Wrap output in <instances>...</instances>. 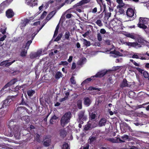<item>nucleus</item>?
Segmentation results:
<instances>
[{"mask_svg": "<svg viewBox=\"0 0 149 149\" xmlns=\"http://www.w3.org/2000/svg\"><path fill=\"white\" fill-rule=\"evenodd\" d=\"M141 113H138L137 114V116L139 117H143L145 118H148V116L145 114L143 113V112H141Z\"/></svg>", "mask_w": 149, "mask_h": 149, "instance_id": "obj_36", "label": "nucleus"}, {"mask_svg": "<svg viewBox=\"0 0 149 149\" xmlns=\"http://www.w3.org/2000/svg\"><path fill=\"white\" fill-rule=\"evenodd\" d=\"M56 12L57 11L56 10H55L50 12L49 14V15L51 16V17H52L55 14Z\"/></svg>", "mask_w": 149, "mask_h": 149, "instance_id": "obj_41", "label": "nucleus"}, {"mask_svg": "<svg viewBox=\"0 0 149 149\" xmlns=\"http://www.w3.org/2000/svg\"><path fill=\"white\" fill-rule=\"evenodd\" d=\"M39 30L37 31L36 32H35L34 33L32 34L31 36L30 35H28L27 36V40H29L30 38H31L30 40H28L26 42V45H31V44L32 42V41L33 40L35 36L37 34V33L39 32Z\"/></svg>", "mask_w": 149, "mask_h": 149, "instance_id": "obj_8", "label": "nucleus"}, {"mask_svg": "<svg viewBox=\"0 0 149 149\" xmlns=\"http://www.w3.org/2000/svg\"><path fill=\"white\" fill-rule=\"evenodd\" d=\"M105 108L106 110H107V112H112L114 107L110 103L106 106Z\"/></svg>", "mask_w": 149, "mask_h": 149, "instance_id": "obj_18", "label": "nucleus"}, {"mask_svg": "<svg viewBox=\"0 0 149 149\" xmlns=\"http://www.w3.org/2000/svg\"><path fill=\"white\" fill-rule=\"evenodd\" d=\"M10 86V85L9 84V83L8 82V83L6 84L5 86L3 87V88L1 89V91H3L5 88H8V87Z\"/></svg>", "mask_w": 149, "mask_h": 149, "instance_id": "obj_55", "label": "nucleus"}, {"mask_svg": "<svg viewBox=\"0 0 149 149\" xmlns=\"http://www.w3.org/2000/svg\"><path fill=\"white\" fill-rule=\"evenodd\" d=\"M15 122L13 120H11L9 122V127L10 128L11 132L13 133L15 137L19 136L20 132L19 131L20 127L19 125L14 124Z\"/></svg>", "mask_w": 149, "mask_h": 149, "instance_id": "obj_1", "label": "nucleus"}, {"mask_svg": "<svg viewBox=\"0 0 149 149\" xmlns=\"http://www.w3.org/2000/svg\"><path fill=\"white\" fill-rule=\"evenodd\" d=\"M59 134L60 137H61V138H64L66 136L67 134V133L65 130L63 129L61 130H60Z\"/></svg>", "mask_w": 149, "mask_h": 149, "instance_id": "obj_20", "label": "nucleus"}, {"mask_svg": "<svg viewBox=\"0 0 149 149\" xmlns=\"http://www.w3.org/2000/svg\"><path fill=\"white\" fill-rule=\"evenodd\" d=\"M25 3L31 7L37 5L38 3L35 0H25Z\"/></svg>", "mask_w": 149, "mask_h": 149, "instance_id": "obj_11", "label": "nucleus"}, {"mask_svg": "<svg viewBox=\"0 0 149 149\" xmlns=\"http://www.w3.org/2000/svg\"><path fill=\"white\" fill-rule=\"evenodd\" d=\"M106 30L104 29H102L100 30V33L102 34H104L106 33Z\"/></svg>", "mask_w": 149, "mask_h": 149, "instance_id": "obj_62", "label": "nucleus"}, {"mask_svg": "<svg viewBox=\"0 0 149 149\" xmlns=\"http://www.w3.org/2000/svg\"><path fill=\"white\" fill-rule=\"evenodd\" d=\"M27 93L29 97H31L35 93V91L32 89H31L27 91Z\"/></svg>", "mask_w": 149, "mask_h": 149, "instance_id": "obj_25", "label": "nucleus"}, {"mask_svg": "<svg viewBox=\"0 0 149 149\" xmlns=\"http://www.w3.org/2000/svg\"><path fill=\"white\" fill-rule=\"evenodd\" d=\"M78 119L81 124L84 123V121H86L87 118V116L84 114V112H80L78 114Z\"/></svg>", "mask_w": 149, "mask_h": 149, "instance_id": "obj_6", "label": "nucleus"}, {"mask_svg": "<svg viewBox=\"0 0 149 149\" xmlns=\"http://www.w3.org/2000/svg\"><path fill=\"white\" fill-rule=\"evenodd\" d=\"M62 76L63 75L59 71H58L55 74V78L56 79L58 80L61 77H62Z\"/></svg>", "mask_w": 149, "mask_h": 149, "instance_id": "obj_27", "label": "nucleus"}, {"mask_svg": "<svg viewBox=\"0 0 149 149\" xmlns=\"http://www.w3.org/2000/svg\"><path fill=\"white\" fill-rule=\"evenodd\" d=\"M71 83L72 84H76V81L74 79V77L73 76H72L70 79Z\"/></svg>", "mask_w": 149, "mask_h": 149, "instance_id": "obj_43", "label": "nucleus"}, {"mask_svg": "<svg viewBox=\"0 0 149 149\" xmlns=\"http://www.w3.org/2000/svg\"><path fill=\"white\" fill-rule=\"evenodd\" d=\"M17 81V80L16 79H13L11 80L9 82V84L10 86L14 84Z\"/></svg>", "mask_w": 149, "mask_h": 149, "instance_id": "obj_37", "label": "nucleus"}, {"mask_svg": "<svg viewBox=\"0 0 149 149\" xmlns=\"http://www.w3.org/2000/svg\"><path fill=\"white\" fill-rule=\"evenodd\" d=\"M7 29L6 27L1 28L0 29V32L3 34H5L6 33V30Z\"/></svg>", "mask_w": 149, "mask_h": 149, "instance_id": "obj_46", "label": "nucleus"}, {"mask_svg": "<svg viewBox=\"0 0 149 149\" xmlns=\"http://www.w3.org/2000/svg\"><path fill=\"white\" fill-rule=\"evenodd\" d=\"M96 112H89V119L91 121H94L96 117V114L95 113Z\"/></svg>", "mask_w": 149, "mask_h": 149, "instance_id": "obj_21", "label": "nucleus"}, {"mask_svg": "<svg viewBox=\"0 0 149 149\" xmlns=\"http://www.w3.org/2000/svg\"><path fill=\"white\" fill-rule=\"evenodd\" d=\"M68 143L65 142L63 145L62 149H68Z\"/></svg>", "mask_w": 149, "mask_h": 149, "instance_id": "obj_42", "label": "nucleus"}, {"mask_svg": "<svg viewBox=\"0 0 149 149\" xmlns=\"http://www.w3.org/2000/svg\"><path fill=\"white\" fill-rule=\"evenodd\" d=\"M149 104V102H147V103H145L143 104L142 105H138L136 107V108L137 109H139V108H141L143 107V106L145 105L146 104Z\"/></svg>", "mask_w": 149, "mask_h": 149, "instance_id": "obj_51", "label": "nucleus"}, {"mask_svg": "<svg viewBox=\"0 0 149 149\" xmlns=\"http://www.w3.org/2000/svg\"><path fill=\"white\" fill-rule=\"evenodd\" d=\"M108 140L113 143L118 142V140L116 139L109 138L108 139Z\"/></svg>", "mask_w": 149, "mask_h": 149, "instance_id": "obj_45", "label": "nucleus"}, {"mask_svg": "<svg viewBox=\"0 0 149 149\" xmlns=\"http://www.w3.org/2000/svg\"><path fill=\"white\" fill-rule=\"evenodd\" d=\"M120 87L123 88L126 87H129L127 83V81L126 79H123V81L120 85Z\"/></svg>", "mask_w": 149, "mask_h": 149, "instance_id": "obj_23", "label": "nucleus"}, {"mask_svg": "<svg viewBox=\"0 0 149 149\" xmlns=\"http://www.w3.org/2000/svg\"><path fill=\"white\" fill-rule=\"evenodd\" d=\"M143 74L144 77L145 78H148L149 76V74L148 72L146 71H144L143 72Z\"/></svg>", "mask_w": 149, "mask_h": 149, "instance_id": "obj_52", "label": "nucleus"}, {"mask_svg": "<svg viewBox=\"0 0 149 149\" xmlns=\"http://www.w3.org/2000/svg\"><path fill=\"white\" fill-rule=\"evenodd\" d=\"M42 53L41 51H38L36 52L31 53L29 55L30 58L31 59H33L39 56Z\"/></svg>", "mask_w": 149, "mask_h": 149, "instance_id": "obj_12", "label": "nucleus"}, {"mask_svg": "<svg viewBox=\"0 0 149 149\" xmlns=\"http://www.w3.org/2000/svg\"><path fill=\"white\" fill-rule=\"evenodd\" d=\"M121 138L123 140H126L128 139L129 136L127 135H125L122 136Z\"/></svg>", "mask_w": 149, "mask_h": 149, "instance_id": "obj_61", "label": "nucleus"}, {"mask_svg": "<svg viewBox=\"0 0 149 149\" xmlns=\"http://www.w3.org/2000/svg\"><path fill=\"white\" fill-rule=\"evenodd\" d=\"M68 64V63L65 61H61V62L59 64V65H67Z\"/></svg>", "mask_w": 149, "mask_h": 149, "instance_id": "obj_54", "label": "nucleus"}, {"mask_svg": "<svg viewBox=\"0 0 149 149\" xmlns=\"http://www.w3.org/2000/svg\"><path fill=\"white\" fill-rule=\"evenodd\" d=\"M139 21L140 22L145 24L148 25L149 24V19L147 18H143L140 17L139 19Z\"/></svg>", "mask_w": 149, "mask_h": 149, "instance_id": "obj_15", "label": "nucleus"}, {"mask_svg": "<svg viewBox=\"0 0 149 149\" xmlns=\"http://www.w3.org/2000/svg\"><path fill=\"white\" fill-rule=\"evenodd\" d=\"M14 13L12 9H9L6 11V16L8 18H10L13 17L14 16Z\"/></svg>", "mask_w": 149, "mask_h": 149, "instance_id": "obj_10", "label": "nucleus"}, {"mask_svg": "<svg viewBox=\"0 0 149 149\" xmlns=\"http://www.w3.org/2000/svg\"><path fill=\"white\" fill-rule=\"evenodd\" d=\"M97 40L99 41H101L102 40V37L100 33L97 34Z\"/></svg>", "mask_w": 149, "mask_h": 149, "instance_id": "obj_48", "label": "nucleus"}, {"mask_svg": "<svg viewBox=\"0 0 149 149\" xmlns=\"http://www.w3.org/2000/svg\"><path fill=\"white\" fill-rule=\"evenodd\" d=\"M83 40V44L86 47H88L90 46L91 42L89 41H88L85 39H84Z\"/></svg>", "mask_w": 149, "mask_h": 149, "instance_id": "obj_33", "label": "nucleus"}, {"mask_svg": "<svg viewBox=\"0 0 149 149\" xmlns=\"http://www.w3.org/2000/svg\"><path fill=\"white\" fill-rule=\"evenodd\" d=\"M125 36L127 37L130 38L132 39H134L135 38V36L134 35L130 33H127L125 34Z\"/></svg>", "mask_w": 149, "mask_h": 149, "instance_id": "obj_44", "label": "nucleus"}, {"mask_svg": "<svg viewBox=\"0 0 149 149\" xmlns=\"http://www.w3.org/2000/svg\"><path fill=\"white\" fill-rule=\"evenodd\" d=\"M71 112H66L62 116L60 120L61 125L63 127L69 122L71 117Z\"/></svg>", "mask_w": 149, "mask_h": 149, "instance_id": "obj_2", "label": "nucleus"}, {"mask_svg": "<svg viewBox=\"0 0 149 149\" xmlns=\"http://www.w3.org/2000/svg\"><path fill=\"white\" fill-rule=\"evenodd\" d=\"M107 72V71H101L98 72L95 76H94V77H102L106 74Z\"/></svg>", "mask_w": 149, "mask_h": 149, "instance_id": "obj_13", "label": "nucleus"}, {"mask_svg": "<svg viewBox=\"0 0 149 149\" xmlns=\"http://www.w3.org/2000/svg\"><path fill=\"white\" fill-rule=\"evenodd\" d=\"M108 82H109L111 84H113V79L111 77H109L107 80Z\"/></svg>", "mask_w": 149, "mask_h": 149, "instance_id": "obj_59", "label": "nucleus"}, {"mask_svg": "<svg viewBox=\"0 0 149 149\" xmlns=\"http://www.w3.org/2000/svg\"><path fill=\"white\" fill-rule=\"evenodd\" d=\"M82 5H83V4H82V3H81V1H80V2H79L78 3H77L75 5V6L76 7H78L79 6H81Z\"/></svg>", "mask_w": 149, "mask_h": 149, "instance_id": "obj_63", "label": "nucleus"}, {"mask_svg": "<svg viewBox=\"0 0 149 149\" xmlns=\"http://www.w3.org/2000/svg\"><path fill=\"white\" fill-rule=\"evenodd\" d=\"M59 24H58L57 26H56L55 30V31L54 33L53 36V38H55L56 37V36H57L58 33V31L59 29Z\"/></svg>", "mask_w": 149, "mask_h": 149, "instance_id": "obj_31", "label": "nucleus"}, {"mask_svg": "<svg viewBox=\"0 0 149 149\" xmlns=\"http://www.w3.org/2000/svg\"><path fill=\"white\" fill-rule=\"evenodd\" d=\"M122 8V7L117 8L118 9V12L120 13L121 14H123L124 12V9Z\"/></svg>", "mask_w": 149, "mask_h": 149, "instance_id": "obj_57", "label": "nucleus"}, {"mask_svg": "<svg viewBox=\"0 0 149 149\" xmlns=\"http://www.w3.org/2000/svg\"><path fill=\"white\" fill-rule=\"evenodd\" d=\"M137 25L140 28H142L143 29H145L147 28V26H146L141 22H140L139 21Z\"/></svg>", "mask_w": 149, "mask_h": 149, "instance_id": "obj_32", "label": "nucleus"}, {"mask_svg": "<svg viewBox=\"0 0 149 149\" xmlns=\"http://www.w3.org/2000/svg\"><path fill=\"white\" fill-rule=\"evenodd\" d=\"M137 42L136 41L135 42H127V45L129 46L133 47H137Z\"/></svg>", "mask_w": 149, "mask_h": 149, "instance_id": "obj_29", "label": "nucleus"}, {"mask_svg": "<svg viewBox=\"0 0 149 149\" xmlns=\"http://www.w3.org/2000/svg\"><path fill=\"white\" fill-rule=\"evenodd\" d=\"M116 2L119 5L117 6V8L123 7L124 6L125 4L123 2V0H116Z\"/></svg>", "mask_w": 149, "mask_h": 149, "instance_id": "obj_24", "label": "nucleus"}, {"mask_svg": "<svg viewBox=\"0 0 149 149\" xmlns=\"http://www.w3.org/2000/svg\"><path fill=\"white\" fill-rule=\"evenodd\" d=\"M130 61L135 66H140L139 63H136L135 61H134L133 60L130 59Z\"/></svg>", "mask_w": 149, "mask_h": 149, "instance_id": "obj_53", "label": "nucleus"}, {"mask_svg": "<svg viewBox=\"0 0 149 149\" xmlns=\"http://www.w3.org/2000/svg\"><path fill=\"white\" fill-rule=\"evenodd\" d=\"M84 99V104L87 106H89L91 104L90 99L88 97H86Z\"/></svg>", "mask_w": 149, "mask_h": 149, "instance_id": "obj_22", "label": "nucleus"}, {"mask_svg": "<svg viewBox=\"0 0 149 149\" xmlns=\"http://www.w3.org/2000/svg\"><path fill=\"white\" fill-rule=\"evenodd\" d=\"M63 36V34L62 33H59L57 37L54 40V41L57 42L60 40Z\"/></svg>", "mask_w": 149, "mask_h": 149, "instance_id": "obj_34", "label": "nucleus"}, {"mask_svg": "<svg viewBox=\"0 0 149 149\" xmlns=\"http://www.w3.org/2000/svg\"><path fill=\"white\" fill-rule=\"evenodd\" d=\"M94 76H91L90 78H87L84 80L82 83V84H85L88 83L89 82L91 81L92 80H95V79H94Z\"/></svg>", "mask_w": 149, "mask_h": 149, "instance_id": "obj_26", "label": "nucleus"}, {"mask_svg": "<svg viewBox=\"0 0 149 149\" xmlns=\"http://www.w3.org/2000/svg\"><path fill=\"white\" fill-rule=\"evenodd\" d=\"M30 45H27L26 43L25 44L23 45V49H22V51L20 53V55L22 57H24L26 56L27 54V50L29 48Z\"/></svg>", "mask_w": 149, "mask_h": 149, "instance_id": "obj_5", "label": "nucleus"}, {"mask_svg": "<svg viewBox=\"0 0 149 149\" xmlns=\"http://www.w3.org/2000/svg\"><path fill=\"white\" fill-rule=\"evenodd\" d=\"M41 135H39L38 133H36V136L35 137V139L39 143H40L41 142V140L40 139L41 136Z\"/></svg>", "mask_w": 149, "mask_h": 149, "instance_id": "obj_30", "label": "nucleus"}, {"mask_svg": "<svg viewBox=\"0 0 149 149\" xmlns=\"http://www.w3.org/2000/svg\"><path fill=\"white\" fill-rule=\"evenodd\" d=\"M91 127V124H87L85 125L84 129L86 131L88 130H90Z\"/></svg>", "mask_w": 149, "mask_h": 149, "instance_id": "obj_39", "label": "nucleus"}, {"mask_svg": "<svg viewBox=\"0 0 149 149\" xmlns=\"http://www.w3.org/2000/svg\"><path fill=\"white\" fill-rule=\"evenodd\" d=\"M28 110L24 107H17L15 112H28Z\"/></svg>", "mask_w": 149, "mask_h": 149, "instance_id": "obj_17", "label": "nucleus"}, {"mask_svg": "<svg viewBox=\"0 0 149 149\" xmlns=\"http://www.w3.org/2000/svg\"><path fill=\"white\" fill-rule=\"evenodd\" d=\"M96 140V137L95 136L90 137L89 139V143H92L93 141Z\"/></svg>", "mask_w": 149, "mask_h": 149, "instance_id": "obj_38", "label": "nucleus"}, {"mask_svg": "<svg viewBox=\"0 0 149 149\" xmlns=\"http://www.w3.org/2000/svg\"><path fill=\"white\" fill-rule=\"evenodd\" d=\"M111 13L110 12L105 13V17L107 18V19H108L111 16Z\"/></svg>", "mask_w": 149, "mask_h": 149, "instance_id": "obj_56", "label": "nucleus"}, {"mask_svg": "<svg viewBox=\"0 0 149 149\" xmlns=\"http://www.w3.org/2000/svg\"><path fill=\"white\" fill-rule=\"evenodd\" d=\"M28 101L26 99H25L22 95L21 97V102L20 104V105H25L27 107H29V106L28 104Z\"/></svg>", "mask_w": 149, "mask_h": 149, "instance_id": "obj_16", "label": "nucleus"}, {"mask_svg": "<svg viewBox=\"0 0 149 149\" xmlns=\"http://www.w3.org/2000/svg\"><path fill=\"white\" fill-rule=\"evenodd\" d=\"M15 60H14L10 62H6V64L5 65V67H8L10 66L12 63H14L15 62Z\"/></svg>", "mask_w": 149, "mask_h": 149, "instance_id": "obj_40", "label": "nucleus"}, {"mask_svg": "<svg viewBox=\"0 0 149 149\" xmlns=\"http://www.w3.org/2000/svg\"><path fill=\"white\" fill-rule=\"evenodd\" d=\"M106 122V120L105 118L101 119L99 122V124L100 126L104 125Z\"/></svg>", "mask_w": 149, "mask_h": 149, "instance_id": "obj_28", "label": "nucleus"}, {"mask_svg": "<svg viewBox=\"0 0 149 149\" xmlns=\"http://www.w3.org/2000/svg\"><path fill=\"white\" fill-rule=\"evenodd\" d=\"M95 23L99 26H102V22L100 20H97L95 22Z\"/></svg>", "mask_w": 149, "mask_h": 149, "instance_id": "obj_50", "label": "nucleus"}, {"mask_svg": "<svg viewBox=\"0 0 149 149\" xmlns=\"http://www.w3.org/2000/svg\"><path fill=\"white\" fill-rule=\"evenodd\" d=\"M132 58H134L139 59V56L137 54H134L132 56Z\"/></svg>", "mask_w": 149, "mask_h": 149, "instance_id": "obj_64", "label": "nucleus"}, {"mask_svg": "<svg viewBox=\"0 0 149 149\" xmlns=\"http://www.w3.org/2000/svg\"><path fill=\"white\" fill-rule=\"evenodd\" d=\"M47 14V12H46L45 11H44L40 17V19H43L44 18V17L46 16Z\"/></svg>", "mask_w": 149, "mask_h": 149, "instance_id": "obj_49", "label": "nucleus"}, {"mask_svg": "<svg viewBox=\"0 0 149 149\" xmlns=\"http://www.w3.org/2000/svg\"><path fill=\"white\" fill-rule=\"evenodd\" d=\"M51 136L49 135H47L44 137L43 145L44 146L48 147L50 145L51 142Z\"/></svg>", "mask_w": 149, "mask_h": 149, "instance_id": "obj_4", "label": "nucleus"}, {"mask_svg": "<svg viewBox=\"0 0 149 149\" xmlns=\"http://www.w3.org/2000/svg\"><path fill=\"white\" fill-rule=\"evenodd\" d=\"M10 100H11L12 99H9V98L8 97L7 99L3 101L1 107L4 108V107L10 105V103L11 102V101H10Z\"/></svg>", "mask_w": 149, "mask_h": 149, "instance_id": "obj_14", "label": "nucleus"}, {"mask_svg": "<svg viewBox=\"0 0 149 149\" xmlns=\"http://www.w3.org/2000/svg\"><path fill=\"white\" fill-rule=\"evenodd\" d=\"M126 13L127 15L128 16L131 17H132V20H133L135 18L136 16V14H135V15H134V12L132 8H128L126 11Z\"/></svg>", "mask_w": 149, "mask_h": 149, "instance_id": "obj_7", "label": "nucleus"}, {"mask_svg": "<svg viewBox=\"0 0 149 149\" xmlns=\"http://www.w3.org/2000/svg\"><path fill=\"white\" fill-rule=\"evenodd\" d=\"M135 68L141 74L143 73V72L144 71L142 69L139 67H136Z\"/></svg>", "mask_w": 149, "mask_h": 149, "instance_id": "obj_60", "label": "nucleus"}, {"mask_svg": "<svg viewBox=\"0 0 149 149\" xmlns=\"http://www.w3.org/2000/svg\"><path fill=\"white\" fill-rule=\"evenodd\" d=\"M136 41L137 42V47H140L142 46H144L147 43V41L144 38L142 37L139 36L136 39Z\"/></svg>", "mask_w": 149, "mask_h": 149, "instance_id": "obj_3", "label": "nucleus"}, {"mask_svg": "<svg viewBox=\"0 0 149 149\" xmlns=\"http://www.w3.org/2000/svg\"><path fill=\"white\" fill-rule=\"evenodd\" d=\"M70 35L69 31H67L65 32L64 35V36L62 38L63 40H69L70 39Z\"/></svg>", "mask_w": 149, "mask_h": 149, "instance_id": "obj_19", "label": "nucleus"}, {"mask_svg": "<svg viewBox=\"0 0 149 149\" xmlns=\"http://www.w3.org/2000/svg\"><path fill=\"white\" fill-rule=\"evenodd\" d=\"M115 55H116V56H115V57H117L119 56H122L123 55L122 54L120 53V52L117 51H116Z\"/></svg>", "mask_w": 149, "mask_h": 149, "instance_id": "obj_47", "label": "nucleus"}, {"mask_svg": "<svg viewBox=\"0 0 149 149\" xmlns=\"http://www.w3.org/2000/svg\"><path fill=\"white\" fill-rule=\"evenodd\" d=\"M90 0H82L81 1L83 5L88 3L90 2Z\"/></svg>", "mask_w": 149, "mask_h": 149, "instance_id": "obj_58", "label": "nucleus"}, {"mask_svg": "<svg viewBox=\"0 0 149 149\" xmlns=\"http://www.w3.org/2000/svg\"><path fill=\"white\" fill-rule=\"evenodd\" d=\"M82 101L81 100H78L77 102V106L78 108L79 109H81L82 108Z\"/></svg>", "mask_w": 149, "mask_h": 149, "instance_id": "obj_35", "label": "nucleus"}, {"mask_svg": "<svg viewBox=\"0 0 149 149\" xmlns=\"http://www.w3.org/2000/svg\"><path fill=\"white\" fill-rule=\"evenodd\" d=\"M9 5L8 1H6L3 2L0 5V14L2 13L5 8L7 7Z\"/></svg>", "mask_w": 149, "mask_h": 149, "instance_id": "obj_9", "label": "nucleus"}]
</instances>
